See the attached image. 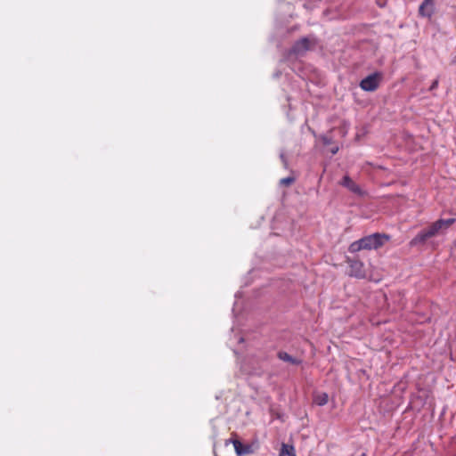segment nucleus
<instances>
[{
	"label": "nucleus",
	"instance_id": "1",
	"mask_svg": "<svg viewBox=\"0 0 456 456\" xmlns=\"http://www.w3.org/2000/svg\"><path fill=\"white\" fill-rule=\"evenodd\" d=\"M388 240V235L373 233L351 243L349 246V251L351 253H355L362 249H377L384 245V243Z\"/></svg>",
	"mask_w": 456,
	"mask_h": 456
},
{
	"label": "nucleus",
	"instance_id": "2",
	"mask_svg": "<svg viewBox=\"0 0 456 456\" xmlns=\"http://www.w3.org/2000/svg\"><path fill=\"white\" fill-rule=\"evenodd\" d=\"M382 79V75L379 72H374L360 82V87L366 92H373L377 90Z\"/></svg>",
	"mask_w": 456,
	"mask_h": 456
},
{
	"label": "nucleus",
	"instance_id": "3",
	"mask_svg": "<svg viewBox=\"0 0 456 456\" xmlns=\"http://www.w3.org/2000/svg\"><path fill=\"white\" fill-rule=\"evenodd\" d=\"M314 45V39L304 37L294 44L289 53L294 54L296 56H302L307 51L311 50Z\"/></svg>",
	"mask_w": 456,
	"mask_h": 456
},
{
	"label": "nucleus",
	"instance_id": "4",
	"mask_svg": "<svg viewBox=\"0 0 456 456\" xmlns=\"http://www.w3.org/2000/svg\"><path fill=\"white\" fill-rule=\"evenodd\" d=\"M454 222V218L439 219L428 228L429 229L432 236L435 237L443 234Z\"/></svg>",
	"mask_w": 456,
	"mask_h": 456
},
{
	"label": "nucleus",
	"instance_id": "5",
	"mask_svg": "<svg viewBox=\"0 0 456 456\" xmlns=\"http://www.w3.org/2000/svg\"><path fill=\"white\" fill-rule=\"evenodd\" d=\"M435 12V0H424L419 7L421 17L431 18Z\"/></svg>",
	"mask_w": 456,
	"mask_h": 456
},
{
	"label": "nucleus",
	"instance_id": "6",
	"mask_svg": "<svg viewBox=\"0 0 456 456\" xmlns=\"http://www.w3.org/2000/svg\"><path fill=\"white\" fill-rule=\"evenodd\" d=\"M433 238L432 234L428 228L422 230L419 232L411 241L410 245L411 247H416L419 245H423L426 243L428 240Z\"/></svg>",
	"mask_w": 456,
	"mask_h": 456
},
{
	"label": "nucleus",
	"instance_id": "7",
	"mask_svg": "<svg viewBox=\"0 0 456 456\" xmlns=\"http://www.w3.org/2000/svg\"><path fill=\"white\" fill-rule=\"evenodd\" d=\"M350 264V275L356 278H363L365 276L363 264L359 260H351Z\"/></svg>",
	"mask_w": 456,
	"mask_h": 456
},
{
	"label": "nucleus",
	"instance_id": "8",
	"mask_svg": "<svg viewBox=\"0 0 456 456\" xmlns=\"http://www.w3.org/2000/svg\"><path fill=\"white\" fill-rule=\"evenodd\" d=\"M235 452L238 456H244L252 453L253 448L250 444H244L240 441L234 439L232 441Z\"/></svg>",
	"mask_w": 456,
	"mask_h": 456
},
{
	"label": "nucleus",
	"instance_id": "9",
	"mask_svg": "<svg viewBox=\"0 0 456 456\" xmlns=\"http://www.w3.org/2000/svg\"><path fill=\"white\" fill-rule=\"evenodd\" d=\"M341 184L346 187L353 192L359 193L360 188L359 186L347 175H345L342 179Z\"/></svg>",
	"mask_w": 456,
	"mask_h": 456
},
{
	"label": "nucleus",
	"instance_id": "10",
	"mask_svg": "<svg viewBox=\"0 0 456 456\" xmlns=\"http://www.w3.org/2000/svg\"><path fill=\"white\" fill-rule=\"evenodd\" d=\"M278 358L283 362H289L293 365H298L301 363V360L292 357L288 353L282 351L278 353Z\"/></svg>",
	"mask_w": 456,
	"mask_h": 456
},
{
	"label": "nucleus",
	"instance_id": "11",
	"mask_svg": "<svg viewBox=\"0 0 456 456\" xmlns=\"http://www.w3.org/2000/svg\"><path fill=\"white\" fill-rule=\"evenodd\" d=\"M329 401L327 393H318L314 395V403L319 406L325 405Z\"/></svg>",
	"mask_w": 456,
	"mask_h": 456
},
{
	"label": "nucleus",
	"instance_id": "12",
	"mask_svg": "<svg viewBox=\"0 0 456 456\" xmlns=\"http://www.w3.org/2000/svg\"><path fill=\"white\" fill-rule=\"evenodd\" d=\"M280 456H296L294 447L292 445L283 444L280 451Z\"/></svg>",
	"mask_w": 456,
	"mask_h": 456
},
{
	"label": "nucleus",
	"instance_id": "13",
	"mask_svg": "<svg viewBox=\"0 0 456 456\" xmlns=\"http://www.w3.org/2000/svg\"><path fill=\"white\" fill-rule=\"evenodd\" d=\"M295 182V177L288 176L280 180V184L283 186H289Z\"/></svg>",
	"mask_w": 456,
	"mask_h": 456
},
{
	"label": "nucleus",
	"instance_id": "14",
	"mask_svg": "<svg viewBox=\"0 0 456 456\" xmlns=\"http://www.w3.org/2000/svg\"><path fill=\"white\" fill-rule=\"evenodd\" d=\"M280 158H281V161H282V163H283L284 167H286V168H287V167H288V161H287V159H286V157H285V155H284V153H283V152H281V153L280 154Z\"/></svg>",
	"mask_w": 456,
	"mask_h": 456
},
{
	"label": "nucleus",
	"instance_id": "15",
	"mask_svg": "<svg viewBox=\"0 0 456 456\" xmlns=\"http://www.w3.org/2000/svg\"><path fill=\"white\" fill-rule=\"evenodd\" d=\"M438 83H439L438 79H435L429 87V91H433V90L436 89L438 86Z\"/></svg>",
	"mask_w": 456,
	"mask_h": 456
},
{
	"label": "nucleus",
	"instance_id": "16",
	"mask_svg": "<svg viewBox=\"0 0 456 456\" xmlns=\"http://www.w3.org/2000/svg\"><path fill=\"white\" fill-rule=\"evenodd\" d=\"M338 147H334V148L331 149L330 151H331L332 154H336L338 152Z\"/></svg>",
	"mask_w": 456,
	"mask_h": 456
},
{
	"label": "nucleus",
	"instance_id": "17",
	"mask_svg": "<svg viewBox=\"0 0 456 456\" xmlns=\"http://www.w3.org/2000/svg\"><path fill=\"white\" fill-rule=\"evenodd\" d=\"M452 63L456 65V56L452 59Z\"/></svg>",
	"mask_w": 456,
	"mask_h": 456
}]
</instances>
